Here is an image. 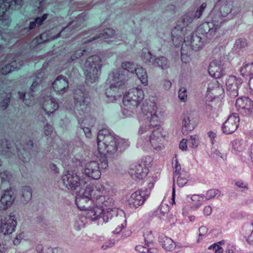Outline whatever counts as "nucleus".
Instances as JSON below:
<instances>
[{
    "label": "nucleus",
    "mask_w": 253,
    "mask_h": 253,
    "mask_svg": "<svg viewBox=\"0 0 253 253\" xmlns=\"http://www.w3.org/2000/svg\"><path fill=\"white\" fill-rule=\"evenodd\" d=\"M23 0H0V20L8 25L10 23L9 10L19 9L23 4Z\"/></svg>",
    "instance_id": "obj_11"
},
{
    "label": "nucleus",
    "mask_w": 253,
    "mask_h": 253,
    "mask_svg": "<svg viewBox=\"0 0 253 253\" xmlns=\"http://www.w3.org/2000/svg\"><path fill=\"white\" fill-rule=\"evenodd\" d=\"M94 188L90 186H87L84 191L83 193L78 194L79 195H82L84 197L92 199V197H94Z\"/></svg>",
    "instance_id": "obj_48"
},
{
    "label": "nucleus",
    "mask_w": 253,
    "mask_h": 253,
    "mask_svg": "<svg viewBox=\"0 0 253 253\" xmlns=\"http://www.w3.org/2000/svg\"><path fill=\"white\" fill-rule=\"evenodd\" d=\"M144 238L145 241V245L147 247H149L150 244L152 243L155 239V236L153 233V232L150 230H147L144 233Z\"/></svg>",
    "instance_id": "obj_44"
},
{
    "label": "nucleus",
    "mask_w": 253,
    "mask_h": 253,
    "mask_svg": "<svg viewBox=\"0 0 253 253\" xmlns=\"http://www.w3.org/2000/svg\"><path fill=\"white\" fill-rule=\"evenodd\" d=\"M93 30H89L88 33H90V36L92 37H89V39L84 41V43L92 42L94 41H97V42L102 40H106L109 39H113V40H110V42H115V40L117 38L114 35L115 31L111 28H106L104 29L103 32L99 34L94 31V33H92Z\"/></svg>",
    "instance_id": "obj_18"
},
{
    "label": "nucleus",
    "mask_w": 253,
    "mask_h": 253,
    "mask_svg": "<svg viewBox=\"0 0 253 253\" xmlns=\"http://www.w3.org/2000/svg\"><path fill=\"white\" fill-rule=\"evenodd\" d=\"M44 101L42 102V109L46 114L50 115L55 112L59 107V104L55 98L50 95L46 97L43 96Z\"/></svg>",
    "instance_id": "obj_24"
},
{
    "label": "nucleus",
    "mask_w": 253,
    "mask_h": 253,
    "mask_svg": "<svg viewBox=\"0 0 253 253\" xmlns=\"http://www.w3.org/2000/svg\"><path fill=\"white\" fill-rule=\"evenodd\" d=\"M248 156L249 157V161L253 165V143L248 149Z\"/></svg>",
    "instance_id": "obj_61"
},
{
    "label": "nucleus",
    "mask_w": 253,
    "mask_h": 253,
    "mask_svg": "<svg viewBox=\"0 0 253 253\" xmlns=\"http://www.w3.org/2000/svg\"><path fill=\"white\" fill-rule=\"evenodd\" d=\"M74 99V112L78 118L80 127L93 126L95 124V119L90 115L85 116L86 110L90 103V98L88 92L84 86L80 85L75 89Z\"/></svg>",
    "instance_id": "obj_3"
},
{
    "label": "nucleus",
    "mask_w": 253,
    "mask_h": 253,
    "mask_svg": "<svg viewBox=\"0 0 253 253\" xmlns=\"http://www.w3.org/2000/svg\"><path fill=\"white\" fill-rule=\"evenodd\" d=\"M75 202L78 209L81 211H86V213L90 210L93 209V207L90 206V204L93 203L92 199L84 197L82 195H78Z\"/></svg>",
    "instance_id": "obj_28"
},
{
    "label": "nucleus",
    "mask_w": 253,
    "mask_h": 253,
    "mask_svg": "<svg viewBox=\"0 0 253 253\" xmlns=\"http://www.w3.org/2000/svg\"><path fill=\"white\" fill-rule=\"evenodd\" d=\"M15 199L13 192L11 190H6L0 200V210H6L12 205Z\"/></svg>",
    "instance_id": "obj_25"
},
{
    "label": "nucleus",
    "mask_w": 253,
    "mask_h": 253,
    "mask_svg": "<svg viewBox=\"0 0 253 253\" xmlns=\"http://www.w3.org/2000/svg\"><path fill=\"white\" fill-rule=\"evenodd\" d=\"M90 127L91 126H84V127H81V128L82 129H83L86 137H88V138H90L91 136Z\"/></svg>",
    "instance_id": "obj_63"
},
{
    "label": "nucleus",
    "mask_w": 253,
    "mask_h": 253,
    "mask_svg": "<svg viewBox=\"0 0 253 253\" xmlns=\"http://www.w3.org/2000/svg\"><path fill=\"white\" fill-rule=\"evenodd\" d=\"M152 65L161 68L162 70L167 69L169 67V63L167 58L165 56H160L155 58Z\"/></svg>",
    "instance_id": "obj_33"
},
{
    "label": "nucleus",
    "mask_w": 253,
    "mask_h": 253,
    "mask_svg": "<svg viewBox=\"0 0 253 253\" xmlns=\"http://www.w3.org/2000/svg\"><path fill=\"white\" fill-rule=\"evenodd\" d=\"M53 131V127L52 126L46 124L44 127V132L45 135L48 136L51 134Z\"/></svg>",
    "instance_id": "obj_56"
},
{
    "label": "nucleus",
    "mask_w": 253,
    "mask_h": 253,
    "mask_svg": "<svg viewBox=\"0 0 253 253\" xmlns=\"http://www.w3.org/2000/svg\"><path fill=\"white\" fill-rule=\"evenodd\" d=\"M17 221L14 214L3 218L0 216V236L12 233L15 230Z\"/></svg>",
    "instance_id": "obj_17"
},
{
    "label": "nucleus",
    "mask_w": 253,
    "mask_h": 253,
    "mask_svg": "<svg viewBox=\"0 0 253 253\" xmlns=\"http://www.w3.org/2000/svg\"><path fill=\"white\" fill-rule=\"evenodd\" d=\"M239 118L238 114H233L228 117L227 120L222 124V129L226 134H231L239 126Z\"/></svg>",
    "instance_id": "obj_22"
},
{
    "label": "nucleus",
    "mask_w": 253,
    "mask_h": 253,
    "mask_svg": "<svg viewBox=\"0 0 253 253\" xmlns=\"http://www.w3.org/2000/svg\"><path fill=\"white\" fill-rule=\"evenodd\" d=\"M207 228L205 226H201L199 229V235L198 239V242H199L200 240L205 235V234L207 232Z\"/></svg>",
    "instance_id": "obj_59"
},
{
    "label": "nucleus",
    "mask_w": 253,
    "mask_h": 253,
    "mask_svg": "<svg viewBox=\"0 0 253 253\" xmlns=\"http://www.w3.org/2000/svg\"><path fill=\"white\" fill-rule=\"evenodd\" d=\"M178 97L183 101H185L187 99V90L184 87L179 89L178 91Z\"/></svg>",
    "instance_id": "obj_53"
},
{
    "label": "nucleus",
    "mask_w": 253,
    "mask_h": 253,
    "mask_svg": "<svg viewBox=\"0 0 253 253\" xmlns=\"http://www.w3.org/2000/svg\"><path fill=\"white\" fill-rule=\"evenodd\" d=\"M217 7L214 8L211 12H219V15L221 17L222 20L223 21V18L226 17L228 14L231 12L232 4L227 2L222 4L219 9H217Z\"/></svg>",
    "instance_id": "obj_32"
},
{
    "label": "nucleus",
    "mask_w": 253,
    "mask_h": 253,
    "mask_svg": "<svg viewBox=\"0 0 253 253\" xmlns=\"http://www.w3.org/2000/svg\"><path fill=\"white\" fill-rule=\"evenodd\" d=\"M135 250L139 253H147L148 252V248L142 245L136 246Z\"/></svg>",
    "instance_id": "obj_60"
},
{
    "label": "nucleus",
    "mask_w": 253,
    "mask_h": 253,
    "mask_svg": "<svg viewBox=\"0 0 253 253\" xmlns=\"http://www.w3.org/2000/svg\"><path fill=\"white\" fill-rule=\"evenodd\" d=\"M188 48V46L182 44L181 49V61L185 63L189 62L191 60V51H188L187 50Z\"/></svg>",
    "instance_id": "obj_43"
},
{
    "label": "nucleus",
    "mask_w": 253,
    "mask_h": 253,
    "mask_svg": "<svg viewBox=\"0 0 253 253\" xmlns=\"http://www.w3.org/2000/svg\"><path fill=\"white\" fill-rule=\"evenodd\" d=\"M233 150L235 153L242 152L245 149L244 141L240 139H236L231 142Z\"/></svg>",
    "instance_id": "obj_41"
},
{
    "label": "nucleus",
    "mask_w": 253,
    "mask_h": 253,
    "mask_svg": "<svg viewBox=\"0 0 253 253\" xmlns=\"http://www.w3.org/2000/svg\"><path fill=\"white\" fill-rule=\"evenodd\" d=\"M11 175L8 171H3L0 172V177L2 182L8 181L10 179Z\"/></svg>",
    "instance_id": "obj_52"
},
{
    "label": "nucleus",
    "mask_w": 253,
    "mask_h": 253,
    "mask_svg": "<svg viewBox=\"0 0 253 253\" xmlns=\"http://www.w3.org/2000/svg\"><path fill=\"white\" fill-rule=\"evenodd\" d=\"M97 144L99 153L109 157L118 156L129 146L128 140L119 137L108 128L98 131Z\"/></svg>",
    "instance_id": "obj_2"
},
{
    "label": "nucleus",
    "mask_w": 253,
    "mask_h": 253,
    "mask_svg": "<svg viewBox=\"0 0 253 253\" xmlns=\"http://www.w3.org/2000/svg\"><path fill=\"white\" fill-rule=\"evenodd\" d=\"M245 238L250 244H253V223L252 225L244 227L243 229Z\"/></svg>",
    "instance_id": "obj_37"
},
{
    "label": "nucleus",
    "mask_w": 253,
    "mask_h": 253,
    "mask_svg": "<svg viewBox=\"0 0 253 253\" xmlns=\"http://www.w3.org/2000/svg\"><path fill=\"white\" fill-rule=\"evenodd\" d=\"M208 249L209 250H212L214 253H222L223 252V249L216 243L210 246Z\"/></svg>",
    "instance_id": "obj_54"
},
{
    "label": "nucleus",
    "mask_w": 253,
    "mask_h": 253,
    "mask_svg": "<svg viewBox=\"0 0 253 253\" xmlns=\"http://www.w3.org/2000/svg\"><path fill=\"white\" fill-rule=\"evenodd\" d=\"M222 79L225 81L229 95L231 97L237 96L239 94V88L243 83L242 79L234 76H224Z\"/></svg>",
    "instance_id": "obj_16"
},
{
    "label": "nucleus",
    "mask_w": 253,
    "mask_h": 253,
    "mask_svg": "<svg viewBox=\"0 0 253 253\" xmlns=\"http://www.w3.org/2000/svg\"><path fill=\"white\" fill-rule=\"evenodd\" d=\"M48 15V14L45 13L43 14L41 17H38L35 18V20L38 27H39L42 24L43 21L47 19Z\"/></svg>",
    "instance_id": "obj_55"
},
{
    "label": "nucleus",
    "mask_w": 253,
    "mask_h": 253,
    "mask_svg": "<svg viewBox=\"0 0 253 253\" xmlns=\"http://www.w3.org/2000/svg\"><path fill=\"white\" fill-rule=\"evenodd\" d=\"M159 241L162 247L167 251H171L175 247V244L173 240L164 235L159 236Z\"/></svg>",
    "instance_id": "obj_30"
},
{
    "label": "nucleus",
    "mask_w": 253,
    "mask_h": 253,
    "mask_svg": "<svg viewBox=\"0 0 253 253\" xmlns=\"http://www.w3.org/2000/svg\"><path fill=\"white\" fill-rule=\"evenodd\" d=\"M204 197V196H201L200 195H193L190 199L191 202L190 201H188L189 203H191L192 208L197 209L201 206Z\"/></svg>",
    "instance_id": "obj_40"
},
{
    "label": "nucleus",
    "mask_w": 253,
    "mask_h": 253,
    "mask_svg": "<svg viewBox=\"0 0 253 253\" xmlns=\"http://www.w3.org/2000/svg\"><path fill=\"white\" fill-rule=\"evenodd\" d=\"M92 200L96 206L90 210L85 215L87 218L92 221L98 219L103 211H105V208L106 210H110L114 205V202L108 195L107 191L101 185L95 187Z\"/></svg>",
    "instance_id": "obj_4"
},
{
    "label": "nucleus",
    "mask_w": 253,
    "mask_h": 253,
    "mask_svg": "<svg viewBox=\"0 0 253 253\" xmlns=\"http://www.w3.org/2000/svg\"><path fill=\"white\" fill-rule=\"evenodd\" d=\"M123 70L126 72V75H127V72L132 74H134L138 65L132 62H124L122 63L121 65Z\"/></svg>",
    "instance_id": "obj_38"
},
{
    "label": "nucleus",
    "mask_w": 253,
    "mask_h": 253,
    "mask_svg": "<svg viewBox=\"0 0 253 253\" xmlns=\"http://www.w3.org/2000/svg\"><path fill=\"white\" fill-rule=\"evenodd\" d=\"M79 164L84 167V172L86 175L93 179L100 178L101 173L100 170L99 164L97 162L91 161L86 163L84 166H83L82 162H80Z\"/></svg>",
    "instance_id": "obj_20"
},
{
    "label": "nucleus",
    "mask_w": 253,
    "mask_h": 253,
    "mask_svg": "<svg viewBox=\"0 0 253 253\" xmlns=\"http://www.w3.org/2000/svg\"><path fill=\"white\" fill-rule=\"evenodd\" d=\"M188 142L189 146L192 148H196L198 145V140L195 135L191 136L190 138L188 139Z\"/></svg>",
    "instance_id": "obj_51"
},
{
    "label": "nucleus",
    "mask_w": 253,
    "mask_h": 253,
    "mask_svg": "<svg viewBox=\"0 0 253 253\" xmlns=\"http://www.w3.org/2000/svg\"><path fill=\"white\" fill-rule=\"evenodd\" d=\"M134 73L144 85L148 84V76L146 70L141 66L138 65Z\"/></svg>",
    "instance_id": "obj_34"
},
{
    "label": "nucleus",
    "mask_w": 253,
    "mask_h": 253,
    "mask_svg": "<svg viewBox=\"0 0 253 253\" xmlns=\"http://www.w3.org/2000/svg\"><path fill=\"white\" fill-rule=\"evenodd\" d=\"M144 98V93L141 88L135 87L130 89L124 96V105L130 109H136Z\"/></svg>",
    "instance_id": "obj_12"
},
{
    "label": "nucleus",
    "mask_w": 253,
    "mask_h": 253,
    "mask_svg": "<svg viewBox=\"0 0 253 253\" xmlns=\"http://www.w3.org/2000/svg\"><path fill=\"white\" fill-rule=\"evenodd\" d=\"M52 85L57 94L62 95L67 91L69 83L66 77L60 75L56 78Z\"/></svg>",
    "instance_id": "obj_23"
},
{
    "label": "nucleus",
    "mask_w": 253,
    "mask_h": 253,
    "mask_svg": "<svg viewBox=\"0 0 253 253\" xmlns=\"http://www.w3.org/2000/svg\"><path fill=\"white\" fill-rule=\"evenodd\" d=\"M148 172V169L144 163H135L130 166L129 173L135 180H140L145 177Z\"/></svg>",
    "instance_id": "obj_21"
},
{
    "label": "nucleus",
    "mask_w": 253,
    "mask_h": 253,
    "mask_svg": "<svg viewBox=\"0 0 253 253\" xmlns=\"http://www.w3.org/2000/svg\"><path fill=\"white\" fill-rule=\"evenodd\" d=\"M62 180L65 187L72 191L80 189L81 186L85 183L77 173L69 171L62 175Z\"/></svg>",
    "instance_id": "obj_15"
},
{
    "label": "nucleus",
    "mask_w": 253,
    "mask_h": 253,
    "mask_svg": "<svg viewBox=\"0 0 253 253\" xmlns=\"http://www.w3.org/2000/svg\"><path fill=\"white\" fill-rule=\"evenodd\" d=\"M101 60L98 56L94 55L86 59L84 70L87 83H94L97 80L101 74Z\"/></svg>",
    "instance_id": "obj_8"
},
{
    "label": "nucleus",
    "mask_w": 253,
    "mask_h": 253,
    "mask_svg": "<svg viewBox=\"0 0 253 253\" xmlns=\"http://www.w3.org/2000/svg\"><path fill=\"white\" fill-rule=\"evenodd\" d=\"M44 76V73L42 70L38 71L35 76L34 82L30 87L29 92L25 93L19 92L18 94L20 99H23L25 104L27 106H31L34 103V93L37 90L38 86L42 83Z\"/></svg>",
    "instance_id": "obj_13"
},
{
    "label": "nucleus",
    "mask_w": 253,
    "mask_h": 253,
    "mask_svg": "<svg viewBox=\"0 0 253 253\" xmlns=\"http://www.w3.org/2000/svg\"><path fill=\"white\" fill-rule=\"evenodd\" d=\"M141 60L146 64L152 65L154 59L153 57V55L147 48H143L142 50L141 54Z\"/></svg>",
    "instance_id": "obj_36"
},
{
    "label": "nucleus",
    "mask_w": 253,
    "mask_h": 253,
    "mask_svg": "<svg viewBox=\"0 0 253 253\" xmlns=\"http://www.w3.org/2000/svg\"><path fill=\"white\" fill-rule=\"evenodd\" d=\"M86 19V14L85 12H83L78 15L76 20L70 22L66 27L63 28L56 35H51V33H49V31L43 33L41 34L39 38L35 40V42L40 44L47 41L54 40L59 37H62L64 38H67L71 35V32L72 30L78 29L83 27Z\"/></svg>",
    "instance_id": "obj_5"
},
{
    "label": "nucleus",
    "mask_w": 253,
    "mask_h": 253,
    "mask_svg": "<svg viewBox=\"0 0 253 253\" xmlns=\"http://www.w3.org/2000/svg\"><path fill=\"white\" fill-rule=\"evenodd\" d=\"M247 46L246 40L244 39H239L237 40L234 43V47L237 52L245 48Z\"/></svg>",
    "instance_id": "obj_46"
},
{
    "label": "nucleus",
    "mask_w": 253,
    "mask_h": 253,
    "mask_svg": "<svg viewBox=\"0 0 253 253\" xmlns=\"http://www.w3.org/2000/svg\"><path fill=\"white\" fill-rule=\"evenodd\" d=\"M209 19L208 21L200 24L195 31L207 40H211L215 35L223 22L219 12L215 11L210 14Z\"/></svg>",
    "instance_id": "obj_6"
},
{
    "label": "nucleus",
    "mask_w": 253,
    "mask_h": 253,
    "mask_svg": "<svg viewBox=\"0 0 253 253\" xmlns=\"http://www.w3.org/2000/svg\"><path fill=\"white\" fill-rule=\"evenodd\" d=\"M193 11L189 12L181 17L182 25L177 24L171 33L172 41L175 46H179L182 42L183 32L186 26L192 23L195 18L193 16Z\"/></svg>",
    "instance_id": "obj_10"
},
{
    "label": "nucleus",
    "mask_w": 253,
    "mask_h": 253,
    "mask_svg": "<svg viewBox=\"0 0 253 253\" xmlns=\"http://www.w3.org/2000/svg\"><path fill=\"white\" fill-rule=\"evenodd\" d=\"M235 105L237 111L243 116H250L253 113V102L248 97L238 98Z\"/></svg>",
    "instance_id": "obj_19"
},
{
    "label": "nucleus",
    "mask_w": 253,
    "mask_h": 253,
    "mask_svg": "<svg viewBox=\"0 0 253 253\" xmlns=\"http://www.w3.org/2000/svg\"><path fill=\"white\" fill-rule=\"evenodd\" d=\"M16 149L11 146L10 143L6 140L5 142H2L0 143V151L1 154L6 157H10L12 154L14 155L13 151H16L17 153L19 159L22 162L26 163L29 162L30 157V150L33 146V142L28 140L24 145L19 146L18 142L15 144Z\"/></svg>",
    "instance_id": "obj_7"
},
{
    "label": "nucleus",
    "mask_w": 253,
    "mask_h": 253,
    "mask_svg": "<svg viewBox=\"0 0 253 253\" xmlns=\"http://www.w3.org/2000/svg\"><path fill=\"white\" fill-rule=\"evenodd\" d=\"M86 50L85 49H76L73 51V53L71 55L70 58L67 59L68 62H71L77 58L80 57L81 56L84 55V53L86 52Z\"/></svg>",
    "instance_id": "obj_45"
},
{
    "label": "nucleus",
    "mask_w": 253,
    "mask_h": 253,
    "mask_svg": "<svg viewBox=\"0 0 253 253\" xmlns=\"http://www.w3.org/2000/svg\"><path fill=\"white\" fill-rule=\"evenodd\" d=\"M235 184L237 187L241 189H247L248 188V184L241 180L236 182Z\"/></svg>",
    "instance_id": "obj_64"
},
{
    "label": "nucleus",
    "mask_w": 253,
    "mask_h": 253,
    "mask_svg": "<svg viewBox=\"0 0 253 253\" xmlns=\"http://www.w3.org/2000/svg\"><path fill=\"white\" fill-rule=\"evenodd\" d=\"M193 117L189 113L184 114L182 117V128H185L186 130H191L193 129Z\"/></svg>",
    "instance_id": "obj_35"
},
{
    "label": "nucleus",
    "mask_w": 253,
    "mask_h": 253,
    "mask_svg": "<svg viewBox=\"0 0 253 253\" xmlns=\"http://www.w3.org/2000/svg\"><path fill=\"white\" fill-rule=\"evenodd\" d=\"M10 98L9 97H6L1 102H0V106L3 109H6L10 102Z\"/></svg>",
    "instance_id": "obj_62"
},
{
    "label": "nucleus",
    "mask_w": 253,
    "mask_h": 253,
    "mask_svg": "<svg viewBox=\"0 0 253 253\" xmlns=\"http://www.w3.org/2000/svg\"><path fill=\"white\" fill-rule=\"evenodd\" d=\"M251 63H244L243 66L240 69V73L242 76L250 77Z\"/></svg>",
    "instance_id": "obj_49"
},
{
    "label": "nucleus",
    "mask_w": 253,
    "mask_h": 253,
    "mask_svg": "<svg viewBox=\"0 0 253 253\" xmlns=\"http://www.w3.org/2000/svg\"><path fill=\"white\" fill-rule=\"evenodd\" d=\"M207 39L196 32L193 33L190 38L191 48L194 51L200 50L204 46Z\"/></svg>",
    "instance_id": "obj_27"
},
{
    "label": "nucleus",
    "mask_w": 253,
    "mask_h": 253,
    "mask_svg": "<svg viewBox=\"0 0 253 253\" xmlns=\"http://www.w3.org/2000/svg\"><path fill=\"white\" fill-rule=\"evenodd\" d=\"M208 70L211 76L215 79H220L221 78H223L224 77L221 62L217 60L212 61L209 65Z\"/></svg>",
    "instance_id": "obj_26"
},
{
    "label": "nucleus",
    "mask_w": 253,
    "mask_h": 253,
    "mask_svg": "<svg viewBox=\"0 0 253 253\" xmlns=\"http://www.w3.org/2000/svg\"><path fill=\"white\" fill-rule=\"evenodd\" d=\"M157 109L155 102L149 101L143 103L138 115L140 126L137 145L143 148L151 145L154 149L159 151L162 148V141L165 135L162 133V129L159 126Z\"/></svg>",
    "instance_id": "obj_1"
},
{
    "label": "nucleus",
    "mask_w": 253,
    "mask_h": 253,
    "mask_svg": "<svg viewBox=\"0 0 253 253\" xmlns=\"http://www.w3.org/2000/svg\"><path fill=\"white\" fill-rule=\"evenodd\" d=\"M157 178L156 175L153 176L151 179H150V177H148L145 180L148 187L136 191L131 195L128 201L131 208H137L143 204L146 199L150 196L151 191Z\"/></svg>",
    "instance_id": "obj_9"
},
{
    "label": "nucleus",
    "mask_w": 253,
    "mask_h": 253,
    "mask_svg": "<svg viewBox=\"0 0 253 253\" xmlns=\"http://www.w3.org/2000/svg\"><path fill=\"white\" fill-rule=\"evenodd\" d=\"M188 177V174L185 171H182L179 174H178L175 179L177 185L179 187L184 186L187 182Z\"/></svg>",
    "instance_id": "obj_39"
},
{
    "label": "nucleus",
    "mask_w": 253,
    "mask_h": 253,
    "mask_svg": "<svg viewBox=\"0 0 253 253\" xmlns=\"http://www.w3.org/2000/svg\"><path fill=\"white\" fill-rule=\"evenodd\" d=\"M126 226V219H124V222L121 223L120 225H118V226L116 228V229L113 231L114 234H119L120 233L122 229L124 228Z\"/></svg>",
    "instance_id": "obj_58"
},
{
    "label": "nucleus",
    "mask_w": 253,
    "mask_h": 253,
    "mask_svg": "<svg viewBox=\"0 0 253 253\" xmlns=\"http://www.w3.org/2000/svg\"><path fill=\"white\" fill-rule=\"evenodd\" d=\"M173 168L174 169L173 174V185H172V200L174 202V197H175V179L178 174H179L182 171H181V167L179 163H178L177 158L175 157V159L172 162Z\"/></svg>",
    "instance_id": "obj_31"
},
{
    "label": "nucleus",
    "mask_w": 253,
    "mask_h": 253,
    "mask_svg": "<svg viewBox=\"0 0 253 253\" xmlns=\"http://www.w3.org/2000/svg\"><path fill=\"white\" fill-rule=\"evenodd\" d=\"M115 245V241L113 240H110L105 242L102 246V249L106 250L108 248L112 247Z\"/></svg>",
    "instance_id": "obj_57"
},
{
    "label": "nucleus",
    "mask_w": 253,
    "mask_h": 253,
    "mask_svg": "<svg viewBox=\"0 0 253 253\" xmlns=\"http://www.w3.org/2000/svg\"><path fill=\"white\" fill-rule=\"evenodd\" d=\"M23 64V61H19L17 63V60L15 59L10 64H6L2 67L0 70V73L2 75H6L15 70L20 69Z\"/></svg>",
    "instance_id": "obj_29"
},
{
    "label": "nucleus",
    "mask_w": 253,
    "mask_h": 253,
    "mask_svg": "<svg viewBox=\"0 0 253 253\" xmlns=\"http://www.w3.org/2000/svg\"><path fill=\"white\" fill-rule=\"evenodd\" d=\"M23 202H27L32 198V189L30 186H24L21 191Z\"/></svg>",
    "instance_id": "obj_42"
},
{
    "label": "nucleus",
    "mask_w": 253,
    "mask_h": 253,
    "mask_svg": "<svg viewBox=\"0 0 253 253\" xmlns=\"http://www.w3.org/2000/svg\"><path fill=\"white\" fill-rule=\"evenodd\" d=\"M207 6V3L204 2L202 4V5L199 7L196 11L193 12L194 17L195 18H200L202 15L203 12L205 10V8Z\"/></svg>",
    "instance_id": "obj_50"
},
{
    "label": "nucleus",
    "mask_w": 253,
    "mask_h": 253,
    "mask_svg": "<svg viewBox=\"0 0 253 253\" xmlns=\"http://www.w3.org/2000/svg\"><path fill=\"white\" fill-rule=\"evenodd\" d=\"M128 79L127 75H126V72L125 71L117 70L109 74L107 81L110 84V86L107 90V95L110 96L108 94L109 90L122 86Z\"/></svg>",
    "instance_id": "obj_14"
},
{
    "label": "nucleus",
    "mask_w": 253,
    "mask_h": 253,
    "mask_svg": "<svg viewBox=\"0 0 253 253\" xmlns=\"http://www.w3.org/2000/svg\"><path fill=\"white\" fill-rule=\"evenodd\" d=\"M220 195V191L216 189H211L209 190L206 193V199L211 200L215 198H217Z\"/></svg>",
    "instance_id": "obj_47"
}]
</instances>
